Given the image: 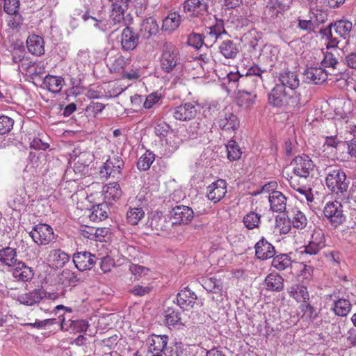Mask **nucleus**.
Masks as SVG:
<instances>
[{
  "instance_id": "f257e3e1",
  "label": "nucleus",
  "mask_w": 356,
  "mask_h": 356,
  "mask_svg": "<svg viewBox=\"0 0 356 356\" xmlns=\"http://www.w3.org/2000/svg\"><path fill=\"white\" fill-rule=\"evenodd\" d=\"M179 53L174 44L165 42L161 48L159 57L161 69L167 73L178 70L182 67Z\"/></svg>"
},
{
  "instance_id": "f03ea898",
  "label": "nucleus",
  "mask_w": 356,
  "mask_h": 356,
  "mask_svg": "<svg viewBox=\"0 0 356 356\" xmlns=\"http://www.w3.org/2000/svg\"><path fill=\"white\" fill-rule=\"evenodd\" d=\"M325 184L327 188L336 194L346 192L349 182L346 180V173L338 167L330 166L325 168Z\"/></svg>"
},
{
  "instance_id": "7ed1b4c3",
  "label": "nucleus",
  "mask_w": 356,
  "mask_h": 356,
  "mask_svg": "<svg viewBox=\"0 0 356 356\" xmlns=\"http://www.w3.org/2000/svg\"><path fill=\"white\" fill-rule=\"evenodd\" d=\"M241 84L243 87L238 89L236 103L241 107L249 108L256 102L257 94L255 90L257 87V80L252 77L244 78L241 80Z\"/></svg>"
},
{
  "instance_id": "20e7f679",
  "label": "nucleus",
  "mask_w": 356,
  "mask_h": 356,
  "mask_svg": "<svg viewBox=\"0 0 356 356\" xmlns=\"http://www.w3.org/2000/svg\"><path fill=\"white\" fill-rule=\"evenodd\" d=\"M173 223L161 211H155L148 217L146 227L155 234H169Z\"/></svg>"
},
{
  "instance_id": "39448f33",
  "label": "nucleus",
  "mask_w": 356,
  "mask_h": 356,
  "mask_svg": "<svg viewBox=\"0 0 356 356\" xmlns=\"http://www.w3.org/2000/svg\"><path fill=\"white\" fill-rule=\"evenodd\" d=\"M212 0H185L183 10L189 17L202 19L209 13V4Z\"/></svg>"
},
{
  "instance_id": "423d86ee",
  "label": "nucleus",
  "mask_w": 356,
  "mask_h": 356,
  "mask_svg": "<svg viewBox=\"0 0 356 356\" xmlns=\"http://www.w3.org/2000/svg\"><path fill=\"white\" fill-rule=\"evenodd\" d=\"M291 165L295 175L302 177L304 179L313 177L315 165L309 156L302 154L296 156Z\"/></svg>"
},
{
  "instance_id": "0eeeda50",
  "label": "nucleus",
  "mask_w": 356,
  "mask_h": 356,
  "mask_svg": "<svg viewBox=\"0 0 356 356\" xmlns=\"http://www.w3.org/2000/svg\"><path fill=\"white\" fill-rule=\"evenodd\" d=\"M323 213L325 217L334 227H337L345 220L341 202L335 200L328 202L324 207Z\"/></svg>"
},
{
  "instance_id": "6e6552de",
  "label": "nucleus",
  "mask_w": 356,
  "mask_h": 356,
  "mask_svg": "<svg viewBox=\"0 0 356 356\" xmlns=\"http://www.w3.org/2000/svg\"><path fill=\"white\" fill-rule=\"evenodd\" d=\"M29 235L38 245H47L54 238L52 227L44 223L34 226Z\"/></svg>"
},
{
  "instance_id": "1a4fd4ad",
  "label": "nucleus",
  "mask_w": 356,
  "mask_h": 356,
  "mask_svg": "<svg viewBox=\"0 0 356 356\" xmlns=\"http://www.w3.org/2000/svg\"><path fill=\"white\" fill-rule=\"evenodd\" d=\"M217 123L220 129L229 134H235L240 127L238 116L227 110L220 113Z\"/></svg>"
},
{
  "instance_id": "9d476101",
  "label": "nucleus",
  "mask_w": 356,
  "mask_h": 356,
  "mask_svg": "<svg viewBox=\"0 0 356 356\" xmlns=\"http://www.w3.org/2000/svg\"><path fill=\"white\" fill-rule=\"evenodd\" d=\"M227 184L225 179H218L207 187V197L213 204L218 203L225 196Z\"/></svg>"
},
{
  "instance_id": "9b49d317",
  "label": "nucleus",
  "mask_w": 356,
  "mask_h": 356,
  "mask_svg": "<svg viewBox=\"0 0 356 356\" xmlns=\"http://www.w3.org/2000/svg\"><path fill=\"white\" fill-rule=\"evenodd\" d=\"M197 106L195 102H186L172 108V114L177 120L189 121L195 118Z\"/></svg>"
},
{
  "instance_id": "f8f14e48",
  "label": "nucleus",
  "mask_w": 356,
  "mask_h": 356,
  "mask_svg": "<svg viewBox=\"0 0 356 356\" xmlns=\"http://www.w3.org/2000/svg\"><path fill=\"white\" fill-rule=\"evenodd\" d=\"M307 180L295 175L288 179L290 186L293 190L305 197L307 202H312L314 200L312 189L307 184Z\"/></svg>"
},
{
  "instance_id": "ddd939ff",
  "label": "nucleus",
  "mask_w": 356,
  "mask_h": 356,
  "mask_svg": "<svg viewBox=\"0 0 356 356\" xmlns=\"http://www.w3.org/2000/svg\"><path fill=\"white\" fill-rule=\"evenodd\" d=\"M124 167V161L119 156H109L100 170V174L105 177L118 176Z\"/></svg>"
},
{
  "instance_id": "4468645a",
  "label": "nucleus",
  "mask_w": 356,
  "mask_h": 356,
  "mask_svg": "<svg viewBox=\"0 0 356 356\" xmlns=\"http://www.w3.org/2000/svg\"><path fill=\"white\" fill-rule=\"evenodd\" d=\"M290 95L284 86L276 84L268 95V102L275 107H283L289 104Z\"/></svg>"
},
{
  "instance_id": "2eb2a0df",
  "label": "nucleus",
  "mask_w": 356,
  "mask_h": 356,
  "mask_svg": "<svg viewBox=\"0 0 356 356\" xmlns=\"http://www.w3.org/2000/svg\"><path fill=\"white\" fill-rule=\"evenodd\" d=\"M171 216L174 220L173 225H188L192 221L194 212L187 206L179 205L174 207L171 211Z\"/></svg>"
},
{
  "instance_id": "dca6fc26",
  "label": "nucleus",
  "mask_w": 356,
  "mask_h": 356,
  "mask_svg": "<svg viewBox=\"0 0 356 356\" xmlns=\"http://www.w3.org/2000/svg\"><path fill=\"white\" fill-rule=\"evenodd\" d=\"M73 262L80 271L90 270L95 264V256L89 252H79L74 254Z\"/></svg>"
},
{
  "instance_id": "f3484780",
  "label": "nucleus",
  "mask_w": 356,
  "mask_h": 356,
  "mask_svg": "<svg viewBox=\"0 0 356 356\" xmlns=\"http://www.w3.org/2000/svg\"><path fill=\"white\" fill-rule=\"evenodd\" d=\"M254 249L256 257L262 261L270 259L275 254V247L264 237L255 244Z\"/></svg>"
},
{
  "instance_id": "a211bd4d",
  "label": "nucleus",
  "mask_w": 356,
  "mask_h": 356,
  "mask_svg": "<svg viewBox=\"0 0 356 356\" xmlns=\"http://www.w3.org/2000/svg\"><path fill=\"white\" fill-rule=\"evenodd\" d=\"M138 35L129 27H126L121 33L122 49L125 51L135 49L138 44Z\"/></svg>"
},
{
  "instance_id": "6ab92c4d",
  "label": "nucleus",
  "mask_w": 356,
  "mask_h": 356,
  "mask_svg": "<svg viewBox=\"0 0 356 356\" xmlns=\"http://www.w3.org/2000/svg\"><path fill=\"white\" fill-rule=\"evenodd\" d=\"M304 283H296L288 287L287 292L289 296L300 303H307L309 294L307 287Z\"/></svg>"
},
{
  "instance_id": "aec40b11",
  "label": "nucleus",
  "mask_w": 356,
  "mask_h": 356,
  "mask_svg": "<svg viewBox=\"0 0 356 356\" xmlns=\"http://www.w3.org/2000/svg\"><path fill=\"white\" fill-rule=\"evenodd\" d=\"M92 160V156L87 152H81L73 159L74 170L75 173L83 175L88 173V166Z\"/></svg>"
},
{
  "instance_id": "412c9836",
  "label": "nucleus",
  "mask_w": 356,
  "mask_h": 356,
  "mask_svg": "<svg viewBox=\"0 0 356 356\" xmlns=\"http://www.w3.org/2000/svg\"><path fill=\"white\" fill-rule=\"evenodd\" d=\"M197 299L196 294L188 288L184 289L177 296V305L184 310L192 309Z\"/></svg>"
},
{
  "instance_id": "4be33fe9",
  "label": "nucleus",
  "mask_w": 356,
  "mask_h": 356,
  "mask_svg": "<svg viewBox=\"0 0 356 356\" xmlns=\"http://www.w3.org/2000/svg\"><path fill=\"white\" fill-rule=\"evenodd\" d=\"M304 75L308 83L320 84L327 79V72L323 67H311L307 68Z\"/></svg>"
},
{
  "instance_id": "5701e85b",
  "label": "nucleus",
  "mask_w": 356,
  "mask_h": 356,
  "mask_svg": "<svg viewBox=\"0 0 356 356\" xmlns=\"http://www.w3.org/2000/svg\"><path fill=\"white\" fill-rule=\"evenodd\" d=\"M106 62L107 66L111 72L122 73L130 64L131 59L118 54L113 56H110Z\"/></svg>"
},
{
  "instance_id": "b1692460",
  "label": "nucleus",
  "mask_w": 356,
  "mask_h": 356,
  "mask_svg": "<svg viewBox=\"0 0 356 356\" xmlns=\"http://www.w3.org/2000/svg\"><path fill=\"white\" fill-rule=\"evenodd\" d=\"M26 47L29 53L35 56H42L44 54V41L38 35H31L26 40Z\"/></svg>"
},
{
  "instance_id": "393cba45",
  "label": "nucleus",
  "mask_w": 356,
  "mask_h": 356,
  "mask_svg": "<svg viewBox=\"0 0 356 356\" xmlns=\"http://www.w3.org/2000/svg\"><path fill=\"white\" fill-rule=\"evenodd\" d=\"M104 198L106 203L111 204L118 200L122 194L120 184L117 182L109 183L103 187Z\"/></svg>"
},
{
  "instance_id": "a878e982",
  "label": "nucleus",
  "mask_w": 356,
  "mask_h": 356,
  "mask_svg": "<svg viewBox=\"0 0 356 356\" xmlns=\"http://www.w3.org/2000/svg\"><path fill=\"white\" fill-rule=\"evenodd\" d=\"M270 209L274 212H284L286 208V197L280 191H274L268 197Z\"/></svg>"
},
{
  "instance_id": "bb28decb",
  "label": "nucleus",
  "mask_w": 356,
  "mask_h": 356,
  "mask_svg": "<svg viewBox=\"0 0 356 356\" xmlns=\"http://www.w3.org/2000/svg\"><path fill=\"white\" fill-rule=\"evenodd\" d=\"M279 80L284 88L288 87L291 90L297 88L300 85L298 74L289 70H283L280 73Z\"/></svg>"
},
{
  "instance_id": "cd10ccee",
  "label": "nucleus",
  "mask_w": 356,
  "mask_h": 356,
  "mask_svg": "<svg viewBox=\"0 0 356 356\" xmlns=\"http://www.w3.org/2000/svg\"><path fill=\"white\" fill-rule=\"evenodd\" d=\"M46 296V291L42 289H35L19 296L18 300L23 305L31 306L40 302Z\"/></svg>"
},
{
  "instance_id": "c85d7f7f",
  "label": "nucleus",
  "mask_w": 356,
  "mask_h": 356,
  "mask_svg": "<svg viewBox=\"0 0 356 356\" xmlns=\"http://www.w3.org/2000/svg\"><path fill=\"white\" fill-rule=\"evenodd\" d=\"M62 76L47 74L43 79V86L47 90L53 93H58L64 85Z\"/></svg>"
},
{
  "instance_id": "c756f323",
  "label": "nucleus",
  "mask_w": 356,
  "mask_h": 356,
  "mask_svg": "<svg viewBox=\"0 0 356 356\" xmlns=\"http://www.w3.org/2000/svg\"><path fill=\"white\" fill-rule=\"evenodd\" d=\"M288 218L291 225L297 229H302L306 227L308 220L303 212L295 207L289 212Z\"/></svg>"
},
{
  "instance_id": "7c9ffc66",
  "label": "nucleus",
  "mask_w": 356,
  "mask_h": 356,
  "mask_svg": "<svg viewBox=\"0 0 356 356\" xmlns=\"http://www.w3.org/2000/svg\"><path fill=\"white\" fill-rule=\"evenodd\" d=\"M49 261L58 268L63 267L70 260V255L60 249H54L49 252Z\"/></svg>"
},
{
  "instance_id": "2f4dec72",
  "label": "nucleus",
  "mask_w": 356,
  "mask_h": 356,
  "mask_svg": "<svg viewBox=\"0 0 356 356\" xmlns=\"http://www.w3.org/2000/svg\"><path fill=\"white\" fill-rule=\"evenodd\" d=\"M219 51L225 58L234 59L239 54V47L234 41L226 40L220 44Z\"/></svg>"
},
{
  "instance_id": "473e14b6",
  "label": "nucleus",
  "mask_w": 356,
  "mask_h": 356,
  "mask_svg": "<svg viewBox=\"0 0 356 356\" xmlns=\"http://www.w3.org/2000/svg\"><path fill=\"white\" fill-rule=\"evenodd\" d=\"M60 321V329L61 330H70L71 332L78 333L86 332L88 328V323L85 320H74L72 321L70 323L69 328L65 327V317L63 315H60L58 317Z\"/></svg>"
},
{
  "instance_id": "72a5a7b5",
  "label": "nucleus",
  "mask_w": 356,
  "mask_h": 356,
  "mask_svg": "<svg viewBox=\"0 0 356 356\" xmlns=\"http://www.w3.org/2000/svg\"><path fill=\"white\" fill-rule=\"evenodd\" d=\"M203 287L208 291L218 293L223 290V280L217 276L206 277L202 280Z\"/></svg>"
},
{
  "instance_id": "f704fd0d",
  "label": "nucleus",
  "mask_w": 356,
  "mask_h": 356,
  "mask_svg": "<svg viewBox=\"0 0 356 356\" xmlns=\"http://www.w3.org/2000/svg\"><path fill=\"white\" fill-rule=\"evenodd\" d=\"M297 268L296 275L298 278L304 284H308L313 278L314 267L307 265L304 262H296Z\"/></svg>"
},
{
  "instance_id": "c9c22d12",
  "label": "nucleus",
  "mask_w": 356,
  "mask_h": 356,
  "mask_svg": "<svg viewBox=\"0 0 356 356\" xmlns=\"http://www.w3.org/2000/svg\"><path fill=\"white\" fill-rule=\"evenodd\" d=\"M13 275L19 281L27 282L33 278V271L24 263L19 262L13 270Z\"/></svg>"
},
{
  "instance_id": "e433bc0d",
  "label": "nucleus",
  "mask_w": 356,
  "mask_h": 356,
  "mask_svg": "<svg viewBox=\"0 0 356 356\" xmlns=\"http://www.w3.org/2000/svg\"><path fill=\"white\" fill-rule=\"evenodd\" d=\"M159 26L156 20L152 17H149L143 21L140 24V32L145 38H149L158 32Z\"/></svg>"
},
{
  "instance_id": "4c0bfd02",
  "label": "nucleus",
  "mask_w": 356,
  "mask_h": 356,
  "mask_svg": "<svg viewBox=\"0 0 356 356\" xmlns=\"http://www.w3.org/2000/svg\"><path fill=\"white\" fill-rule=\"evenodd\" d=\"M266 289L281 291L284 288V278L278 273H270L265 279Z\"/></svg>"
},
{
  "instance_id": "58836bf2",
  "label": "nucleus",
  "mask_w": 356,
  "mask_h": 356,
  "mask_svg": "<svg viewBox=\"0 0 356 356\" xmlns=\"http://www.w3.org/2000/svg\"><path fill=\"white\" fill-rule=\"evenodd\" d=\"M352 309L350 302L345 298H339L334 302L333 312L338 316L345 317L348 315Z\"/></svg>"
},
{
  "instance_id": "ea45409f",
  "label": "nucleus",
  "mask_w": 356,
  "mask_h": 356,
  "mask_svg": "<svg viewBox=\"0 0 356 356\" xmlns=\"http://www.w3.org/2000/svg\"><path fill=\"white\" fill-rule=\"evenodd\" d=\"M108 207L107 204H98L92 206L91 212L89 214L90 220L92 221H102L108 217Z\"/></svg>"
},
{
  "instance_id": "a19ab883",
  "label": "nucleus",
  "mask_w": 356,
  "mask_h": 356,
  "mask_svg": "<svg viewBox=\"0 0 356 356\" xmlns=\"http://www.w3.org/2000/svg\"><path fill=\"white\" fill-rule=\"evenodd\" d=\"M0 261L6 266H12L17 261V252L15 248L6 247L0 250Z\"/></svg>"
},
{
  "instance_id": "79ce46f5",
  "label": "nucleus",
  "mask_w": 356,
  "mask_h": 356,
  "mask_svg": "<svg viewBox=\"0 0 356 356\" xmlns=\"http://www.w3.org/2000/svg\"><path fill=\"white\" fill-rule=\"evenodd\" d=\"M168 343L166 335H153L152 342L149 343V350L155 354H160L165 348Z\"/></svg>"
},
{
  "instance_id": "37998d69",
  "label": "nucleus",
  "mask_w": 356,
  "mask_h": 356,
  "mask_svg": "<svg viewBox=\"0 0 356 356\" xmlns=\"http://www.w3.org/2000/svg\"><path fill=\"white\" fill-rule=\"evenodd\" d=\"M126 10L128 9L119 0L112 3L111 17L115 24H120L124 20Z\"/></svg>"
},
{
  "instance_id": "c03bdc74",
  "label": "nucleus",
  "mask_w": 356,
  "mask_h": 356,
  "mask_svg": "<svg viewBox=\"0 0 356 356\" xmlns=\"http://www.w3.org/2000/svg\"><path fill=\"white\" fill-rule=\"evenodd\" d=\"M272 258V266L280 271L284 270L291 266L292 261L291 257L287 254H280Z\"/></svg>"
},
{
  "instance_id": "a18cd8bd",
  "label": "nucleus",
  "mask_w": 356,
  "mask_h": 356,
  "mask_svg": "<svg viewBox=\"0 0 356 356\" xmlns=\"http://www.w3.org/2000/svg\"><path fill=\"white\" fill-rule=\"evenodd\" d=\"M181 22V17L177 13H171L163 19V29L168 31H172L177 29Z\"/></svg>"
},
{
  "instance_id": "49530a36",
  "label": "nucleus",
  "mask_w": 356,
  "mask_h": 356,
  "mask_svg": "<svg viewBox=\"0 0 356 356\" xmlns=\"http://www.w3.org/2000/svg\"><path fill=\"white\" fill-rule=\"evenodd\" d=\"M145 216V211L142 207H130L127 212V220L131 225H138V222Z\"/></svg>"
},
{
  "instance_id": "de8ad7c7",
  "label": "nucleus",
  "mask_w": 356,
  "mask_h": 356,
  "mask_svg": "<svg viewBox=\"0 0 356 356\" xmlns=\"http://www.w3.org/2000/svg\"><path fill=\"white\" fill-rule=\"evenodd\" d=\"M226 148L227 159L229 161H237L241 158L242 151L236 140L233 139L229 140L226 145Z\"/></svg>"
},
{
  "instance_id": "09e8293b",
  "label": "nucleus",
  "mask_w": 356,
  "mask_h": 356,
  "mask_svg": "<svg viewBox=\"0 0 356 356\" xmlns=\"http://www.w3.org/2000/svg\"><path fill=\"white\" fill-rule=\"evenodd\" d=\"M333 28L337 34L346 38L352 29V23L348 20L341 19L334 23Z\"/></svg>"
},
{
  "instance_id": "8fccbe9b",
  "label": "nucleus",
  "mask_w": 356,
  "mask_h": 356,
  "mask_svg": "<svg viewBox=\"0 0 356 356\" xmlns=\"http://www.w3.org/2000/svg\"><path fill=\"white\" fill-rule=\"evenodd\" d=\"M243 222L248 229L257 228L261 222V215L254 211H250L243 217Z\"/></svg>"
},
{
  "instance_id": "3c124183",
  "label": "nucleus",
  "mask_w": 356,
  "mask_h": 356,
  "mask_svg": "<svg viewBox=\"0 0 356 356\" xmlns=\"http://www.w3.org/2000/svg\"><path fill=\"white\" fill-rule=\"evenodd\" d=\"M154 160V154L147 150L138 160L137 168L140 170H147L150 168Z\"/></svg>"
},
{
  "instance_id": "603ef678",
  "label": "nucleus",
  "mask_w": 356,
  "mask_h": 356,
  "mask_svg": "<svg viewBox=\"0 0 356 356\" xmlns=\"http://www.w3.org/2000/svg\"><path fill=\"white\" fill-rule=\"evenodd\" d=\"M223 21L216 20V24L208 28L206 33L211 38L213 42H216L220 35L225 33Z\"/></svg>"
},
{
  "instance_id": "864d4df0",
  "label": "nucleus",
  "mask_w": 356,
  "mask_h": 356,
  "mask_svg": "<svg viewBox=\"0 0 356 356\" xmlns=\"http://www.w3.org/2000/svg\"><path fill=\"white\" fill-rule=\"evenodd\" d=\"M339 105L335 108V114L340 118L346 120V122L351 114V103L350 102L340 101Z\"/></svg>"
},
{
  "instance_id": "5fc2aeb1",
  "label": "nucleus",
  "mask_w": 356,
  "mask_h": 356,
  "mask_svg": "<svg viewBox=\"0 0 356 356\" xmlns=\"http://www.w3.org/2000/svg\"><path fill=\"white\" fill-rule=\"evenodd\" d=\"M164 316L165 321L168 325H175L181 320L180 313L171 307L165 310Z\"/></svg>"
},
{
  "instance_id": "6e6d98bb",
  "label": "nucleus",
  "mask_w": 356,
  "mask_h": 356,
  "mask_svg": "<svg viewBox=\"0 0 356 356\" xmlns=\"http://www.w3.org/2000/svg\"><path fill=\"white\" fill-rule=\"evenodd\" d=\"M291 226L289 218L277 217L275 219V229L280 234H288L291 229Z\"/></svg>"
},
{
  "instance_id": "4d7b16f0",
  "label": "nucleus",
  "mask_w": 356,
  "mask_h": 356,
  "mask_svg": "<svg viewBox=\"0 0 356 356\" xmlns=\"http://www.w3.org/2000/svg\"><path fill=\"white\" fill-rule=\"evenodd\" d=\"M44 71L45 67L40 63L30 62L26 67V73L31 76H40L44 73Z\"/></svg>"
},
{
  "instance_id": "13d9d810",
  "label": "nucleus",
  "mask_w": 356,
  "mask_h": 356,
  "mask_svg": "<svg viewBox=\"0 0 356 356\" xmlns=\"http://www.w3.org/2000/svg\"><path fill=\"white\" fill-rule=\"evenodd\" d=\"M14 124V120L7 116L2 115L0 116V135H4L9 133Z\"/></svg>"
},
{
  "instance_id": "bf43d9fd",
  "label": "nucleus",
  "mask_w": 356,
  "mask_h": 356,
  "mask_svg": "<svg viewBox=\"0 0 356 356\" xmlns=\"http://www.w3.org/2000/svg\"><path fill=\"white\" fill-rule=\"evenodd\" d=\"M8 15H10L7 19L8 27L13 30L20 28L24 22V18L18 12L15 13V14Z\"/></svg>"
},
{
  "instance_id": "052dcab7",
  "label": "nucleus",
  "mask_w": 356,
  "mask_h": 356,
  "mask_svg": "<svg viewBox=\"0 0 356 356\" xmlns=\"http://www.w3.org/2000/svg\"><path fill=\"white\" fill-rule=\"evenodd\" d=\"M127 9L136 13L140 12L144 8L143 0H119Z\"/></svg>"
},
{
  "instance_id": "680f3d73",
  "label": "nucleus",
  "mask_w": 356,
  "mask_h": 356,
  "mask_svg": "<svg viewBox=\"0 0 356 356\" xmlns=\"http://www.w3.org/2000/svg\"><path fill=\"white\" fill-rule=\"evenodd\" d=\"M309 241L325 247V238L323 231L321 228H315L312 232Z\"/></svg>"
},
{
  "instance_id": "e2e57ef3",
  "label": "nucleus",
  "mask_w": 356,
  "mask_h": 356,
  "mask_svg": "<svg viewBox=\"0 0 356 356\" xmlns=\"http://www.w3.org/2000/svg\"><path fill=\"white\" fill-rule=\"evenodd\" d=\"M265 72V70H261V68L258 65H254L247 70L245 73V76L244 78L252 77L253 79L257 80L258 83L259 82L263 81L261 74Z\"/></svg>"
},
{
  "instance_id": "0e129e2a",
  "label": "nucleus",
  "mask_w": 356,
  "mask_h": 356,
  "mask_svg": "<svg viewBox=\"0 0 356 356\" xmlns=\"http://www.w3.org/2000/svg\"><path fill=\"white\" fill-rule=\"evenodd\" d=\"M19 0H4L3 10L7 14H15L19 8Z\"/></svg>"
},
{
  "instance_id": "69168bd1",
  "label": "nucleus",
  "mask_w": 356,
  "mask_h": 356,
  "mask_svg": "<svg viewBox=\"0 0 356 356\" xmlns=\"http://www.w3.org/2000/svg\"><path fill=\"white\" fill-rule=\"evenodd\" d=\"M108 88L110 89L109 92L111 93V95L118 96L125 90L127 86L122 84L120 81H115L111 82L108 85Z\"/></svg>"
},
{
  "instance_id": "338daca9",
  "label": "nucleus",
  "mask_w": 356,
  "mask_h": 356,
  "mask_svg": "<svg viewBox=\"0 0 356 356\" xmlns=\"http://www.w3.org/2000/svg\"><path fill=\"white\" fill-rule=\"evenodd\" d=\"M170 127V125L165 122H161L156 124L154 127V133L157 136L166 137Z\"/></svg>"
},
{
  "instance_id": "774afa93",
  "label": "nucleus",
  "mask_w": 356,
  "mask_h": 356,
  "mask_svg": "<svg viewBox=\"0 0 356 356\" xmlns=\"http://www.w3.org/2000/svg\"><path fill=\"white\" fill-rule=\"evenodd\" d=\"M298 27L301 30L305 31L310 33L315 31L316 24L311 19H299Z\"/></svg>"
}]
</instances>
